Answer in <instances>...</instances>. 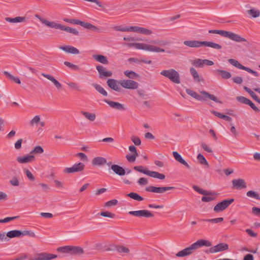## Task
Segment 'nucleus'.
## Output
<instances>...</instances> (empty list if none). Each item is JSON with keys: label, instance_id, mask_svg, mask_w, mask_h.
<instances>
[{"label": "nucleus", "instance_id": "nucleus-1", "mask_svg": "<svg viewBox=\"0 0 260 260\" xmlns=\"http://www.w3.org/2000/svg\"><path fill=\"white\" fill-rule=\"evenodd\" d=\"M186 92L191 97L199 101H205L208 99H209L216 103H221V102L217 100L216 96L205 91H201V95L199 94L196 92L190 89H186Z\"/></svg>", "mask_w": 260, "mask_h": 260}, {"label": "nucleus", "instance_id": "nucleus-2", "mask_svg": "<svg viewBox=\"0 0 260 260\" xmlns=\"http://www.w3.org/2000/svg\"><path fill=\"white\" fill-rule=\"evenodd\" d=\"M126 45L128 47H134L137 49L143 50L152 52H164L165 49L151 44L140 43H129Z\"/></svg>", "mask_w": 260, "mask_h": 260}, {"label": "nucleus", "instance_id": "nucleus-3", "mask_svg": "<svg viewBox=\"0 0 260 260\" xmlns=\"http://www.w3.org/2000/svg\"><path fill=\"white\" fill-rule=\"evenodd\" d=\"M160 75L169 78L172 82L175 83H180V75L174 69L163 70L160 72Z\"/></svg>", "mask_w": 260, "mask_h": 260}, {"label": "nucleus", "instance_id": "nucleus-4", "mask_svg": "<svg viewBox=\"0 0 260 260\" xmlns=\"http://www.w3.org/2000/svg\"><path fill=\"white\" fill-rule=\"evenodd\" d=\"M134 169L154 178H157L160 180H163L165 178V176L163 174L155 171H149L147 169H144L142 166H135Z\"/></svg>", "mask_w": 260, "mask_h": 260}, {"label": "nucleus", "instance_id": "nucleus-5", "mask_svg": "<svg viewBox=\"0 0 260 260\" xmlns=\"http://www.w3.org/2000/svg\"><path fill=\"white\" fill-rule=\"evenodd\" d=\"M234 201V199L224 200L217 204L214 207V211L217 213L221 212L226 209Z\"/></svg>", "mask_w": 260, "mask_h": 260}, {"label": "nucleus", "instance_id": "nucleus-6", "mask_svg": "<svg viewBox=\"0 0 260 260\" xmlns=\"http://www.w3.org/2000/svg\"><path fill=\"white\" fill-rule=\"evenodd\" d=\"M84 167L85 165L84 164L78 162L75 164L71 167L66 168L63 170V172L69 174L80 172L84 170Z\"/></svg>", "mask_w": 260, "mask_h": 260}, {"label": "nucleus", "instance_id": "nucleus-7", "mask_svg": "<svg viewBox=\"0 0 260 260\" xmlns=\"http://www.w3.org/2000/svg\"><path fill=\"white\" fill-rule=\"evenodd\" d=\"M174 188L172 186H165V187H156L153 186H149L146 188V190L148 192L163 193L165 192L172 190Z\"/></svg>", "mask_w": 260, "mask_h": 260}, {"label": "nucleus", "instance_id": "nucleus-8", "mask_svg": "<svg viewBox=\"0 0 260 260\" xmlns=\"http://www.w3.org/2000/svg\"><path fill=\"white\" fill-rule=\"evenodd\" d=\"M212 245V243L210 241L205 239H200L196 242L192 243L190 245L192 250L193 251L197 249H199L203 246L210 247Z\"/></svg>", "mask_w": 260, "mask_h": 260}, {"label": "nucleus", "instance_id": "nucleus-9", "mask_svg": "<svg viewBox=\"0 0 260 260\" xmlns=\"http://www.w3.org/2000/svg\"><path fill=\"white\" fill-rule=\"evenodd\" d=\"M119 83L122 87L129 89H136L139 86L138 82L132 80H122Z\"/></svg>", "mask_w": 260, "mask_h": 260}, {"label": "nucleus", "instance_id": "nucleus-10", "mask_svg": "<svg viewBox=\"0 0 260 260\" xmlns=\"http://www.w3.org/2000/svg\"><path fill=\"white\" fill-rule=\"evenodd\" d=\"M128 214L139 217H153L154 215L149 211L146 210L129 211Z\"/></svg>", "mask_w": 260, "mask_h": 260}, {"label": "nucleus", "instance_id": "nucleus-11", "mask_svg": "<svg viewBox=\"0 0 260 260\" xmlns=\"http://www.w3.org/2000/svg\"><path fill=\"white\" fill-rule=\"evenodd\" d=\"M229 249V245L225 243H220L216 245L211 247L209 251L211 253H215L225 251Z\"/></svg>", "mask_w": 260, "mask_h": 260}, {"label": "nucleus", "instance_id": "nucleus-12", "mask_svg": "<svg viewBox=\"0 0 260 260\" xmlns=\"http://www.w3.org/2000/svg\"><path fill=\"white\" fill-rule=\"evenodd\" d=\"M191 64L197 68H203L205 64L209 66H212L214 64V62L208 59L197 58L192 60Z\"/></svg>", "mask_w": 260, "mask_h": 260}, {"label": "nucleus", "instance_id": "nucleus-13", "mask_svg": "<svg viewBox=\"0 0 260 260\" xmlns=\"http://www.w3.org/2000/svg\"><path fill=\"white\" fill-rule=\"evenodd\" d=\"M96 69L99 73V77L101 79L105 77H111L112 75V72L111 71H107L104 67L101 65L96 66Z\"/></svg>", "mask_w": 260, "mask_h": 260}, {"label": "nucleus", "instance_id": "nucleus-14", "mask_svg": "<svg viewBox=\"0 0 260 260\" xmlns=\"http://www.w3.org/2000/svg\"><path fill=\"white\" fill-rule=\"evenodd\" d=\"M232 188L234 189L240 190L246 187L245 181L243 179H234L232 181Z\"/></svg>", "mask_w": 260, "mask_h": 260}, {"label": "nucleus", "instance_id": "nucleus-15", "mask_svg": "<svg viewBox=\"0 0 260 260\" xmlns=\"http://www.w3.org/2000/svg\"><path fill=\"white\" fill-rule=\"evenodd\" d=\"M16 160L20 164H27L34 161L35 160V157L29 153L23 156H18Z\"/></svg>", "mask_w": 260, "mask_h": 260}, {"label": "nucleus", "instance_id": "nucleus-16", "mask_svg": "<svg viewBox=\"0 0 260 260\" xmlns=\"http://www.w3.org/2000/svg\"><path fill=\"white\" fill-rule=\"evenodd\" d=\"M91 164L93 166H102L107 164V160L103 157L97 156L92 159Z\"/></svg>", "mask_w": 260, "mask_h": 260}, {"label": "nucleus", "instance_id": "nucleus-17", "mask_svg": "<svg viewBox=\"0 0 260 260\" xmlns=\"http://www.w3.org/2000/svg\"><path fill=\"white\" fill-rule=\"evenodd\" d=\"M41 22L45 25L53 28L61 30L62 24L54 21H49L46 19H41Z\"/></svg>", "mask_w": 260, "mask_h": 260}, {"label": "nucleus", "instance_id": "nucleus-18", "mask_svg": "<svg viewBox=\"0 0 260 260\" xmlns=\"http://www.w3.org/2000/svg\"><path fill=\"white\" fill-rule=\"evenodd\" d=\"M183 44L191 48H200L202 46V41L197 40H188L183 42Z\"/></svg>", "mask_w": 260, "mask_h": 260}, {"label": "nucleus", "instance_id": "nucleus-19", "mask_svg": "<svg viewBox=\"0 0 260 260\" xmlns=\"http://www.w3.org/2000/svg\"><path fill=\"white\" fill-rule=\"evenodd\" d=\"M59 48L66 52L73 54H78L80 53L78 49L70 45L60 46Z\"/></svg>", "mask_w": 260, "mask_h": 260}, {"label": "nucleus", "instance_id": "nucleus-20", "mask_svg": "<svg viewBox=\"0 0 260 260\" xmlns=\"http://www.w3.org/2000/svg\"><path fill=\"white\" fill-rule=\"evenodd\" d=\"M173 155L175 160L180 163L181 164L185 166L187 168L189 169L190 166L182 158L181 155L176 151L173 152Z\"/></svg>", "mask_w": 260, "mask_h": 260}, {"label": "nucleus", "instance_id": "nucleus-21", "mask_svg": "<svg viewBox=\"0 0 260 260\" xmlns=\"http://www.w3.org/2000/svg\"><path fill=\"white\" fill-rule=\"evenodd\" d=\"M104 102L108 104L111 107L119 110H124L125 108L123 105L115 102L110 101L107 100H104Z\"/></svg>", "mask_w": 260, "mask_h": 260}, {"label": "nucleus", "instance_id": "nucleus-22", "mask_svg": "<svg viewBox=\"0 0 260 260\" xmlns=\"http://www.w3.org/2000/svg\"><path fill=\"white\" fill-rule=\"evenodd\" d=\"M111 169L115 173L119 176H123L126 173V171L122 167L117 165H111Z\"/></svg>", "mask_w": 260, "mask_h": 260}, {"label": "nucleus", "instance_id": "nucleus-23", "mask_svg": "<svg viewBox=\"0 0 260 260\" xmlns=\"http://www.w3.org/2000/svg\"><path fill=\"white\" fill-rule=\"evenodd\" d=\"M228 38L237 42H246V40L238 34L230 31Z\"/></svg>", "mask_w": 260, "mask_h": 260}, {"label": "nucleus", "instance_id": "nucleus-24", "mask_svg": "<svg viewBox=\"0 0 260 260\" xmlns=\"http://www.w3.org/2000/svg\"><path fill=\"white\" fill-rule=\"evenodd\" d=\"M193 250H192V249L189 246V247L178 252L176 253V255L178 257H184L190 255L193 253Z\"/></svg>", "mask_w": 260, "mask_h": 260}, {"label": "nucleus", "instance_id": "nucleus-25", "mask_svg": "<svg viewBox=\"0 0 260 260\" xmlns=\"http://www.w3.org/2000/svg\"><path fill=\"white\" fill-rule=\"evenodd\" d=\"M192 188L195 191H196L198 193H199L201 194H203L204 196H216L217 195V193L214 192H211V191H207L206 190L203 189L196 185L193 186Z\"/></svg>", "mask_w": 260, "mask_h": 260}, {"label": "nucleus", "instance_id": "nucleus-26", "mask_svg": "<svg viewBox=\"0 0 260 260\" xmlns=\"http://www.w3.org/2000/svg\"><path fill=\"white\" fill-rule=\"evenodd\" d=\"M41 75L51 81L57 89H60L61 87V84L51 75L45 73H42Z\"/></svg>", "mask_w": 260, "mask_h": 260}, {"label": "nucleus", "instance_id": "nucleus-27", "mask_svg": "<svg viewBox=\"0 0 260 260\" xmlns=\"http://www.w3.org/2000/svg\"><path fill=\"white\" fill-rule=\"evenodd\" d=\"M108 85L113 90L119 91L120 88L118 86L117 81L113 79H109L107 81Z\"/></svg>", "mask_w": 260, "mask_h": 260}, {"label": "nucleus", "instance_id": "nucleus-28", "mask_svg": "<svg viewBox=\"0 0 260 260\" xmlns=\"http://www.w3.org/2000/svg\"><path fill=\"white\" fill-rule=\"evenodd\" d=\"M80 113L84 116V117L90 121H94L96 119V115L94 113H89L88 112L81 111Z\"/></svg>", "mask_w": 260, "mask_h": 260}, {"label": "nucleus", "instance_id": "nucleus-29", "mask_svg": "<svg viewBox=\"0 0 260 260\" xmlns=\"http://www.w3.org/2000/svg\"><path fill=\"white\" fill-rule=\"evenodd\" d=\"M93 58L97 61L102 63L103 64H107L108 63V60L107 57L103 55H93Z\"/></svg>", "mask_w": 260, "mask_h": 260}, {"label": "nucleus", "instance_id": "nucleus-30", "mask_svg": "<svg viewBox=\"0 0 260 260\" xmlns=\"http://www.w3.org/2000/svg\"><path fill=\"white\" fill-rule=\"evenodd\" d=\"M211 47L216 49H220L221 46L218 44L208 41H202V46Z\"/></svg>", "mask_w": 260, "mask_h": 260}, {"label": "nucleus", "instance_id": "nucleus-31", "mask_svg": "<svg viewBox=\"0 0 260 260\" xmlns=\"http://www.w3.org/2000/svg\"><path fill=\"white\" fill-rule=\"evenodd\" d=\"M5 20L6 21L10 23H17L23 22L25 20V17L18 16L15 18L6 17Z\"/></svg>", "mask_w": 260, "mask_h": 260}, {"label": "nucleus", "instance_id": "nucleus-32", "mask_svg": "<svg viewBox=\"0 0 260 260\" xmlns=\"http://www.w3.org/2000/svg\"><path fill=\"white\" fill-rule=\"evenodd\" d=\"M190 73L196 82H200L203 80V79L200 77L197 70L194 68H191L190 69Z\"/></svg>", "mask_w": 260, "mask_h": 260}, {"label": "nucleus", "instance_id": "nucleus-33", "mask_svg": "<svg viewBox=\"0 0 260 260\" xmlns=\"http://www.w3.org/2000/svg\"><path fill=\"white\" fill-rule=\"evenodd\" d=\"M211 112L213 114L216 116H217L219 118H222L226 121H231L232 120V118L229 116L224 115L221 114V113H219L218 112H217L214 110H212Z\"/></svg>", "mask_w": 260, "mask_h": 260}, {"label": "nucleus", "instance_id": "nucleus-34", "mask_svg": "<svg viewBox=\"0 0 260 260\" xmlns=\"http://www.w3.org/2000/svg\"><path fill=\"white\" fill-rule=\"evenodd\" d=\"M84 250L82 248L79 246H71L70 253L73 254H82Z\"/></svg>", "mask_w": 260, "mask_h": 260}, {"label": "nucleus", "instance_id": "nucleus-35", "mask_svg": "<svg viewBox=\"0 0 260 260\" xmlns=\"http://www.w3.org/2000/svg\"><path fill=\"white\" fill-rule=\"evenodd\" d=\"M10 238L15 237H20V231L19 230H12L8 232L6 236Z\"/></svg>", "mask_w": 260, "mask_h": 260}, {"label": "nucleus", "instance_id": "nucleus-36", "mask_svg": "<svg viewBox=\"0 0 260 260\" xmlns=\"http://www.w3.org/2000/svg\"><path fill=\"white\" fill-rule=\"evenodd\" d=\"M216 72L218 73L223 79H228L231 77L232 75L231 73L228 71L217 69Z\"/></svg>", "mask_w": 260, "mask_h": 260}, {"label": "nucleus", "instance_id": "nucleus-37", "mask_svg": "<svg viewBox=\"0 0 260 260\" xmlns=\"http://www.w3.org/2000/svg\"><path fill=\"white\" fill-rule=\"evenodd\" d=\"M61 30L66 31L72 34L75 35H78L79 34L78 31L75 28H73L69 26H66L65 25H62L61 27Z\"/></svg>", "mask_w": 260, "mask_h": 260}, {"label": "nucleus", "instance_id": "nucleus-38", "mask_svg": "<svg viewBox=\"0 0 260 260\" xmlns=\"http://www.w3.org/2000/svg\"><path fill=\"white\" fill-rule=\"evenodd\" d=\"M124 74L130 79H136L139 77V75L132 71L126 70L124 72Z\"/></svg>", "mask_w": 260, "mask_h": 260}, {"label": "nucleus", "instance_id": "nucleus-39", "mask_svg": "<svg viewBox=\"0 0 260 260\" xmlns=\"http://www.w3.org/2000/svg\"><path fill=\"white\" fill-rule=\"evenodd\" d=\"M93 86L99 93H100L104 96H107V92L100 85L97 84H93Z\"/></svg>", "mask_w": 260, "mask_h": 260}, {"label": "nucleus", "instance_id": "nucleus-40", "mask_svg": "<svg viewBox=\"0 0 260 260\" xmlns=\"http://www.w3.org/2000/svg\"><path fill=\"white\" fill-rule=\"evenodd\" d=\"M115 248L116 250L120 253H128L129 252V249L123 245H117Z\"/></svg>", "mask_w": 260, "mask_h": 260}, {"label": "nucleus", "instance_id": "nucleus-41", "mask_svg": "<svg viewBox=\"0 0 260 260\" xmlns=\"http://www.w3.org/2000/svg\"><path fill=\"white\" fill-rule=\"evenodd\" d=\"M127 196L129 198L138 201H142L144 200L143 197H142L141 196H140L139 194L136 192H131L127 194Z\"/></svg>", "mask_w": 260, "mask_h": 260}, {"label": "nucleus", "instance_id": "nucleus-42", "mask_svg": "<svg viewBox=\"0 0 260 260\" xmlns=\"http://www.w3.org/2000/svg\"><path fill=\"white\" fill-rule=\"evenodd\" d=\"M4 74L5 75H6L8 78H9L10 79H11V80H13L14 82H15V83H17L18 84H20L21 83V81L20 80V79H19V78L18 77H14L12 75H11L10 73H9L7 71H4Z\"/></svg>", "mask_w": 260, "mask_h": 260}, {"label": "nucleus", "instance_id": "nucleus-43", "mask_svg": "<svg viewBox=\"0 0 260 260\" xmlns=\"http://www.w3.org/2000/svg\"><path fill=\"white\" fill-rule=\"evenodd\" d=\"M228 61L230 63L237 68L238 69L242 70L244 66L242 65L238 61L234 59H229Z\"/></svg>", "mask_w": 260, "mask_h": 260}, {"label": "nucleus", "instance_id": "nucleus-44", "mask_svg": "<svg viewBox=\"0 0 260 260\" xmlns=\"http://www.w3.org/2000/svg\"><path fill=\"white\" fill-rule=\"evenodd\" d=\"M31 260H48L47 253L42 252L39 253L36 257L31 258Z\"/></svg>", "mask_w": 260, "mask_h": 260}, {"label": "nucleus", "instance_id": "nucleus-45", "mask_svg": "<svg viewBox=\"0 0 260 260\" xmlns=\"http://www.w3.org/2000/svg\"><path fill=\"white\" fill-rule=\"evenodd\" d=\"M246 195L249 198H251L256 200H260L259 195L254 191L249 190L247 192Z\"/></svg>", "mask_w": 260, "mask_h": 260}, {"label": "nucleus", "instance_id": "nucleus-46", "mask_svg": "<svg viewBox=\"0 0 260 260\" xmlns=\"http://www.w3.org/2000/svg\"><path fill=\"white\" fill-rule=\"evenodd\" d=\"M197 159L202 165H205L207 166H209L208 162L202 154H199L197 156Z\"/></svg>", "mask_w": 260, "mask_h": 260}, {"label": "nucleus", "instance_id": "nucleus-47", "mask_svg": "<svg viewBox=\"0 0 260 260\" xmlns=\"http://www.w3.org/2000/svg\"><path fill=\"white\" fill-rule=\"evenodd\" d=\"M247 13L253 18L258 17L260 15V12L253 9L248 10Z\"/></svg>", "mask_w": 260, "mask_h": 260}, {"label": "nucleus", "instance_id": "nucleus-48", "mask_svg": "<svg viewBox=\"0 0 260 260\" xmlns=\"http://www.w3.org/2000/svg\"><path fill=\"white\" fill-rule=\"evenodd\" d=\"M44 152L43 148L40 146H36L30 152V154H41Z\"/></svg>", "mask_w": 260, "mask_h": 260}, {"label": "nucleus", "instance_id": "nucleus-49", "mask_svg": "<svg viewBox=\"0 0 260 260\" xmlns=\"http://www.w3.org/2000/svg\"><path fill=\"white\" fill-rule=\"evenodd\" d=\"M57 250L58 252H61L65 253H70L71 246L59 247L57 249Z\"/></svg>", "mask_w": 260, "mask_h": 260}, {"label": "nucleus", "instance_id": "nucleus-50", "mask_svg": "<svg viewBox=\"0 0 260 260\" xmlns=\"http://www.w3.org/2000/svg\"><path fill=\"white\" fill-rule=\"evenodd\" d=\"M203 221L211 222V223H220V222H222L223 221V218L218 217V218H212V219H203Z\"/></svg>", "mask_w": 260, "mask_h": 260}, {"label": "nucleus", "instance_id": "nucleus-51", "mask_svg": "<svg viewBox=\"0 0 260 260\" xmlns=\"http://www.w3.org/2000/svg\"><path fill=\"white\" fill-rule=\"evenodd\" d=\"M216 196H204L202 198V201L204 202H209L214 201L216 199Z\"/></svg>", "mask_w": 260, "mask_h": 260}, {"label": "nucleus", "instance_id": "nucleus-52", "mask_svg": "<svg viewBox=\"0 0 260 260\" xmlns=\"http://www.w3.org/2000/svg\"><path fill=\"white\" fill-rule=\"evenodd\" d=\"M63 21L66 22L70 23L71 24L79 25L80 20L76 19H69V18H63Z\"/></svg>", "mask_w": 260, "mask_h": 260}, {"label": "nucleus", "instance_id": "nucleus-53", "mask_svg": "<svg viewBox=\"0 0 260 260\" xmlns=\"http://www.w3.org/2000/svg\"><path fill=\"white\" fill-rule=\"evenodd\" d=\"M66 83L67 85H68V86L70 87H71L72 89H75L76 90H80V86H79V85L75 82H67Z\"/></svg>", "mask_w": 260, "mask_h": 260}, {"label": "nucleus", "instance_id": "nucleus-54", "mask_svg": "<svg viewBox=\"0 0 260 260\" xmlns=\"http://www.w3.org/2000/svg\"><path fill=\"white\" fill-rule=\"evenodd\" d=\"M24 236H29L32 237H35V234L34 232L24 230L23 231H20V237Z\"/></svg>", "mask_w": 260, "mask_h": 260}, {"label": "nucleus", "instance_id": "nucleus-55", "mask_svg": "<svg viewBox=\"0 0 260 260\" xmlns=\"http://www.w3.org/2000/svg\"><path fill=\"white\" fill-rule=\"evenodd\" d=\"M139 33L146 35H150L152 34V31L149 29L140 27Z\"/></svg>", "mask_w": 260, "mask_h": 260}, {"label": "nucleus", "instance_id": "nucleus-56", "mask_svg": "<svg viewBox=\"0 0 260 260\" xmlns=\"http://www.w3.org/2000/svg\"><path fill=\"white\" fill-rule=\"evenodd\" d=\"M138 155V154H133L132 155L127 154L126 155V158L129 162H133L136 160V158Z\"/></svg>", "mask_w": 260, "mask_h": 260}, {"label": "nucleus", "instance_id": "nucleus-57", "mask_svg": "<svg viewBox=\"0 0 260 260\" xmlns=\"http://www.w3.org/2000/svg\"><path fill=\"white\" fill-rule=\"evenodd\" d=\"M100 215L104 216V217H107L110 218H114L115 217V214H113L111 212L105 211V212H101V213H99Z\"/></svg>", "mask_w": 260, "mask_h": 260}, {"label": "nucleus", "instance_id": "nucleus-58", "mask_svg": "<svg viewBox=\"0 0 260 260\" xmlns=\"http://www.w3.org/2000/svg\"><path fill=\"white\" fill-rule=\"evenodd\" d=\"M237 100L238 102L247 105L249 100L242 96H237Z\"/></svg>", "mask_w": 260, "mask_h": 260}, {"label": "nucleus", "instance_id": "nucleus-59", "mask_svg": "<svg viewBox=\"0 0 260 260\" xmlns=\"http://www.w3.org/2000/svg\"><path fill=\"white\" fill-rule=\"evenodd\" d=\"M40 117L39 115L35 116L30 121V123L31 125H34L40 122Z\"/></svg>", "mask_w": 260, "mask_h": 260}, {"label": "nucleus", "instance_id": "nucleus-60", "mask_svg": "<svg viewBox=\"0 0 260 260\" xmlns=\"http://www.w3.org/2000/svg\"><path fill=\"white\" fill-rule=\"evenodd\" d=\"M64 64L74 70H78L79 69L77 66L67 61L64 62Z\"/></svg>", "mask_w": 260, "mask_h": 260}, {"label": "nucleus", "instance_id": "nucleus-61", "mask_svg": "<svg viewBox=\"0 0 260 260\" xmlns=\"http://www.w3.org/2000/svg\"><path fill=\"white\" fill-rule=\"evenodd\" d=\"M140 27L137 26H127V31L139 32Z\"/></svg>", "mask_w": 260, "mask_h": 260}, {"label": "nucleus", "instance_id": "nucleus-62", "mask_svg": "<svg viewBox=\"0 0 260 260\" xmlns=\"http://www.w3.org/2000/svg\"><path fill=\"white\" fill-rule=\"evenodd\" d=\"M149 43L152 44H156L160 46L167 45V43L166 42L161 40H151L149 42Z\"/></svg>", "mask_w": 260, "mask_h": 260}, {"label": "nucleus", "instance_id": "nucleus-63", "mask_svg": "<svg viewBox=\"0 0 260 260\" xmlns=\"http://www.w3.org/2000/svg\"><path fill=\"white\" fill-rule=\"evenodd\" d=\"M131 140L136 145L139 146L141 144V140L138 137L133 136Z\"/></svg>", "mask_w": 260, "mask_h": 260}, {"label": "nucleus", "instance_id": "nucleus-64", "mask_svg": "<svg viewBox=\"0 0 260 260\" xmlns=\"http://www.w3.org/2000/svg\"><path fill=\"white\" fill-rule=\"evenodd\" d=\"M79 25L82 26V27L85 28L90 29L92 24H91V23H87V22H85L84 21H82L80 20Z\"/></svg>", "mask_w": 260, "mask_h": 260}]
</instances>
